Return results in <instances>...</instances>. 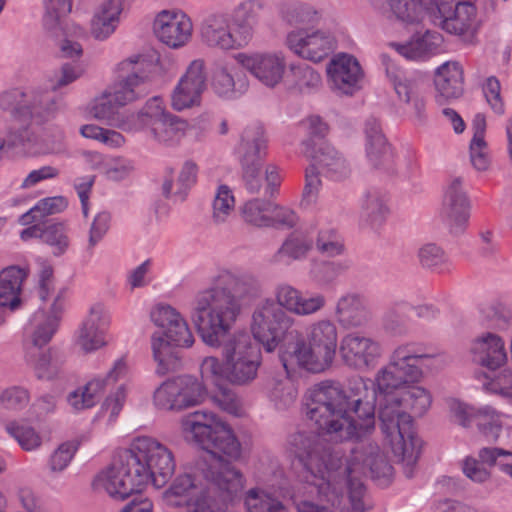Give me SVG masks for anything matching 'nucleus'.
<instances>
[{
  "label": "nucleus",
  "mask_w": 512,
  "mask_h": 512,
  "mask_svg": "<svg viewBox=\"0 0 512 512\" xmlns=\"http://www.w3.org/2000/svg\"><path fill=\"white\" fill-rule=\"evenodd\" d=\"M430 18L447 33L463 37L471 43L477 30L476 7L468 1L434 0L431 4Z\"/></svg>",
  "instance_id": "4468645a"
},
{
  "label": "nucleus",
  "mask_w": 512,
  "mask_h": 512,
  "mask_svg": "<svg viewBox=\"0 0 512 512\" xmlns=\"http://www.w3.org/2000/svg\"><path fill=\"white\" fill-rule=\"evenodd\" d=\"M248 86L243 66L222 65L214 71L212 87L219 96L238 97L248 89Z\"/></svg>",
  "instance_id": "c9c22d12"
},
{
  "label": "nucleus",
  "mask_w": 512,
  "mask_h": 512,
  "mask_svg": "<svg viewBox=\"0 0 512 512\" xmlns=\"http://www.w3.org/2000/svg\"><path fill=\"white\" fill-rule=\"evenodd\" d=\"M42 240L54 248L55 255L63 254L69 244L62 223L44 225Z\"/></svg>",
  "instance_id": "69168bd1"
},
{
  "label": "nucleus",
  "mask_w": 512,
  "mask_h": 512,
  "mask_svg": "<svg viewBox=\"0 0 512 512\" xmlns=\"http://www.w3.org/2000/svg\"><path fill=\"white\" fill-rule=\"evenodd\" d=\"M470 162L477 171H487L491 164L485 139L472 138L469 146Z\"/></svg>",
  "instance_id": "774afa93"
},
{
  "label": "nucleus",
  "mask_w": 512,
  "mask_h": 512,
  "mask_svg": "<svg viewBox=\"0 0 512 512\" xmlns=\"http://www.w3.org/2000/svg\"><path fill=\"white\" fill-rule=\"evenodd\" d=\"M337 342L336 325L330 320L322 319L310 325L306 339L298 330L296 340L285 346L279 358L288 374L295 371L296 367L319 373L332 364Z\"/></svg>",
  "instance_id": "6e6552de"
},
{
  "label": "nucleus",
  "mask_w": 512,
  "mask_h": 512,
  "mask_svg": "<svg viewBox=\"0 0 512 512\" xmlns=\"http://www.w3.org/2000/svg\"><path fill=\"white\" fill-rule=\"evenodd\" d=\"M222 358L225 361L226 379L236 385L251 383L262 362L260 348L246 332H235L221 337Z\"/></svg>",
  "instance_id": "f8f14e48"
},
{
  "label": "nucleus",
  "mask_w": 512,
  "mask_h": 512,
  "mask_svg": "<svg viewBox=\"0 0 512 512\" xmlns=\"http://www.w3.org/2000/svg\"><path fill=\"white\" fill-rule=\"evenodd\" d=\"M230 17L224 13L209 15L202 24L201 35L203 41L210 47L223 50L242 47L238 42L239 36L230 31Z\"/></svg>",
  "instance_id": "cd10ccee"
},
{
  "label": "nucleus",
  "mask_w": 512,
  "mask_h": 512,
  "mask_svg": "<svg viewBox=\"0 0 512 512\" xmlns=\"http://www.w3.org/2000/svg\"><path fill=\"white\" fill-rule=\"evenodd\" d=\"M366 155L371 165L388 173L395 172L394 157L378 119L369 117L364 124Z\"/></svg>",
  "instance_id": "393cba45"
},
{
  "label": "nucleus",
  "mask_w": 512,
  "mask_h": 512,
  "mask_svg": "<svg viewBox=\"0 0 512 512\" xmlns=\"http://www.w3.org/2000/svg\"><path fill=\"white\" fill-rule=\"evenodd\" d=\"M281 14L283 19L291 25H300L311 23L316 12L307 4L287 2L282 4Z\"/></svg>",
  "instance_id": "bf43d9fd"
},
{
  "label": "nucleus",
  "mask_w": 512,
  "mask_h": 512,
  "mask_svg": "<svg viewBox=\"0 0 512 512\" xmlns=\"http://www.w3.org/2000/svg\"><path fill=\"white\" fill-rule=\"evenodd\" d=\"M122 9V0H104L91 19V35L101 41L110 37L119 23Z\"/></svg>",
  "instance_id": "4c0bfd02"
},
{
  "label": "nucleus",
  "mask_w": 512,
  "mask_h": 512,
  "mask_svg": "<svg viewBox=\"0 0 512 512\" xmlns=\"http://www.w3.org/2000/svg\"><path fill=\"white\" fill-rule=\"evenodd\" d=\"M108 325L109 317L104 309L99 305L92 307L79 329L78 344L85 352L99 349L105 344L103 334Z\"/></svg>",
  "instance_id": "473e14b6"
},
{
  "label": "nucleus",
  "mask_w": 512,
  "mask_h": 512,
  "mask_svg": "<svg viewBox=\"0 0 512 512\" xmlns=\"http://www.w3.org/2000/svg\"><path fill=\"white\" fill-rule=\"evenodd\" d=\"M286 43L295 54L313 62L326 58L334 45L332 37L325 32L315 31L308 34L303 30L290 32Z\"/></svg>",
  "instance_id": "5701e85b"
},
{
  "label": "nucleus",
  "mask_w": 512,
  "mask_h": 512,
  "mask_svg": "<svg viewBox=\"0 0 512 512\" xmlns=\"http://www.w3.org/2000/svg\"><path fill=\"white\" fill-rule=\"evenodd\" d=\"M33 323L35 325L32 333V342L36 347L46 345L55 334L58 328L57 317H46V314L39 311L33 316Z\"/></svg>",
  "instance_id": "4d7b16f0"
},
{
  "label": "nucleus",
  "mask_w": 512,
  "mask_h": 512,
  "mask_svg": "<svg viewBox=\"0 0 512 512\" xmlns=\"http://www.w3.org/2000/svg\"><path fill=\"white\" fill-rule=\"evenodd\" d=\"M343 361L350 367L364 369L372 366L381 355L380 344L371 337L349 333L340 342Z\"/></svg>",
  "instance_id": "412c9836"
},
{
  "label": "nucleus",
  "mask_w": 512,
  "mask_h": 512,
  "mask_svg": "<svg viewBox=\"0 0 512 512\" xmlns=\"http://www.w3.org/2000/svg\"><path fill=\"white\" fill-rule=\"evenodd\" d=\"M63 106L62 98L54 91L34 89L27 94L23 119H31L32 127L40 126L54 119Z\"/></svg>",
  "instance_id": "a878e982"
},
{
  "label": "nucleus",
  "mask_w": 512,
  "mask_h": 512,
  "mask_svg": "<svg viewBox=\"0 0 512 512\" xmlns=\"http://www.w3.org/2000/svg\"><path fill=\"white\" fill-rule=\"evenodd\" d=\"M364 435L353 438L355 445L351 448V459L364 472L368 468L371 477L376 480H388L393 474V467L388 462L378 444Z\"/></svg>",
  "instance_id": "6ab92c4d"
},
{
  "label": "nucleus",
  "mask_w": 512,
  "mask_h": 512,
  "mask_svg": "<svg viewBox=\"0 0 512 512\" xmlns=\"http://www.w3.org/2000/svg\"><path fill=\"white\" fill-rule=\"evenodd\" d=\"M317 250L328 257L338 256L344 251V244L340 236L333 229L319 231L316 239Z\"/></svg>",
  "instance_id": "e2e57ef3"
},
{
  "label": "nucleus",
  "mask_w": 512,
  "mask_h": 512,
  "mask_svg": "<svg viewBox=\"0 0 512 512\" xmlns=\"http://www.w3.org/2000/svg\"><path fill=\"white\" fill-rule=\"evenodd\" d=\"M404 409L411 415L421 417L431 406L432 396L421 386H411L398 395Z\"/></svg>",
  "instance_id": "8fccbe9b"
},
{
  "label": "nucleus",
  "mask_w": 512,
  "mask_h": 512,
  "mask_svg": "<svg viewBox=\"0 0 512 512\" xmlns=\"http://www.w3.org/2000/svg\"><path fill=\"white\" fill-rule=\"evenodd\" d=\"M265 8L263 0H246L235 8L232 21L239 36L238 42L243 46L252 38L254 27Z\"/></svg>",
  "instance_id": "e433bc0d"
},
{
  "label": "nucleus",
  "mask_w": 512,
  "mask_h": 512,
  "mask_svg": "<svg viewBox=\"0 0 512 512\" xmlns=\"http://www.w3.org/2000/svg\"><path fill=\"white\" fill-rule=\"evenodd\" d=\"M181 430L185 437H191L213 460L199 464V469L207 486L220 499L231 505L244 489L242 472L222 456L237 460L241 456V444L231 428L220 422L213 414L196 411L184 416Z\"/></svg>",
  "instance_id": "7ed1b4c3"
},
{
  "label": "nucleus",
  "mask_w": 512,
  "mask_h": 512,
  "mask_svg": "<svg viewBox=\"0 0 512 512\" xmlns=\"http://www.w3.org/2000/svg\"><path fill=\"white\" fill-rule=\"evenodd\" d=\"M375 391L363 379L354 381L351 394L336 381L325 380L309 389L306 416L335 441L370 435L375 429Z\"/></svg>",
  "instance_id": "f257e3e1"
},
{
  "label": "nucleus",
  "mask_w": 512,
  "mask_h": 512,
  "mask_svg": "<svg viewBox=\"0 0 512 512\" xmlns=\"http://www.w3.org/2000/svg\"><path fill=\"white\" fill-rule=\"evenodd\" d=\"M327 73L334 90L346 95H352L361 78V68L356 58L350 55H339L333 59Z\"/></svg>",
  "instance_id": "c85d7f7f"
},
{
  "label": "nucleus",
  "mask_w": 512,
  "mask_h": 512,
  "mask_svg": "<svg viewBox=\"0 0 512 512\" xmlns=\"http://www.w3.org/2000/svg\"><path fill=\"white\" fill-rule=\"evenodd\" d=\"M27 94L28 92L18 88L3 91L0 94V108L9 111L15 117L23 119Z\"/></svg>",
  "instance_id": "052dcab7"
},
{
  "label": "nucleus",
  "mask_w": 512,
  "mask_h": 512,
  "mask_svg": "<svg viewBox=\"0 0 512 512\" xmlns=\"http://www.w3.org/2000/svg\"><path fill=\"white\" fill-rule=\"evenodd\" d=\"M287 450L294 457L298 477L319 491L329 488L332 481L343 480L350 502L356 511H364L362 497L365 487L359 475L363 471L350 458L344 459L339 450L332 449L313 431H297L288 436Z\"/></svg>",
  "instance_id": "20e7f679"
},
{
  "label": "nucleus",
  "mask_w": 512,
  "mask_h": 512,
  "mask_svg": "<svg viewBox=\"0 0 512 512\" xmlns=\"http://www.w3.org/2000/svg\"><path fill=\"white\" fill-rule=\"evenodd\" d=\"M473 361L495 370L507 361L505 342L498 334L488 331L478 336L471 345Z\"/></svg>",
  "instance_id": "bb28decb"
},
{
  "label": "nucleus",
  "mask_w": 512,
  "mask_h": 512,
  "mask_svg": "<svg viewBox=\"0 0 512 512\" xmlns=\"http://www.w3.org/2000/svg\"><path fill=\"white\" fill-rule=\"evenodd\" d=\"M240 62L243 68L268 87H275L284 76L286 62L281 53L244 55Z\"/></svg>",
  "instance_id": "b1692460"
},
{
  "label": "nucleus",
  "mask_w": 512,
  "mask_h": 512,
  "mask_svg": "<svg viewBox=\"0 0 512 512\" xmlns=\"http://www.w3.org/2000/svg\"><path fill=\"white\" fill-rule=\"evenodd\" d=\"M173 452L158 440L141 436L98 477L99 484L116 500L141 492L148 484L163 487L175 471Z\"/></svg>",
  "instance_id": "39448f33"
},
{
  "label": "nucleus",
  "mask_w": 512,
  "mask_h": 512,
  "mask_svg": "<svg viewBox=\"0 0 512 512\" xmlns=\"http://www.w3.org/2000/svg\"><path fill=\"white\" fill-rule=\"evenodd\" d=\"M179 81H186L184 87L201 96L206 86L204 62L202 60L192 61Z\"/></svg>",
  "instance_id": "680f3d73"
},
{
  "label": "nucleus",
  "mask_w": 512,
  "mask_h": 512,
  "mask_svg": "<svg viewBox=\"0 0 512 512\" xmlns=\"http://www.w3.org/2000/svg\"><path fill=\"white\" fill-rule=\"evenodd\" d=\"M480 323L493 331H506L512 326V310L500 302L485 305L480 310Z\"/></svg>",
  "instance_id": "a18cd8bd"
},
{
  "label": "nucleus",
  "mask_w": 512,
  "mask_h": 512,
  "mask_svg": "<svg viewBox=\"0 0 512 512\" xmlns=\"http://www.w3.org/2000/svg\"><path fill=\"white\" fill-rule=\"evenodd\" d=\"M229 506L207 486L206 489L196 492L186 509L187 512H226Z\"/></svg>",
  "instance_id": "603ef678"
},
{
  "label": "nucleus",
  "mask_w": 512,
  "mask_h": 512,
  "mask_svg": "<svg viewBox=\"0 0 512 512\" xmlns=\"http://www.w3.org/2000/svg\"><path fill=\"white\" fill-rule=\"evenodd\" d=\"M310 138L302 142V153L311 159V165L306 169V184L303 190L302 202L310 205L317 199L322 185L320 175L333 181H341L351 174V167L346 158L328 142L319 143Z\"/></svg>",
  "instance_id": "9d476101"
},
{
  "label": "nucleus",
  "mask_w": 512,
  "mask_h": 512,
  "mask_svg": "<svg viewBox=\"0 0 512 512\" xmlns=\"http://www.w3.org/2000/svg\"><path fill=\"white\" fill-rule=\"evenodd\" d=\"M7 431L26 451H32L41 445V437L31 426L12 423L7 426Z\"/></svg>",
  "instance_id": "0e129e2a"
},
{
  "label": "nucleus",
  "mask_w": 512,
  "mask_h": 512,
  "mask_svg": "<svg viewBox=\"0 0 512 512\" xmlns=\"http://www.w3.org/2000/svg\"><path fill=\"white\" fill-rule=\"evenodd\" d=\"M267 149V138L263 127L260 124H251L241 133L236 152L241 166L262 165Z\"/></svg>",
  "instance_id": "c756f323"
},
{
  "label": "nucleus",
  "mask_w": 512,
  "mask_h": 512,
  "mask_svg": "<svg viewBox=\"0 0 512 512\" xmlns=\"http://www.w3.org/2000/svg\"><path fill=\"white\" fill-rule=\"evenodd\" d=\"M438 36L427 31L424 35L412 39L406 44L391 43L397 53L408 60L424 58L437 47Z\"/></svg>",
  "instance_id": "de8ad7c7"
},
{
  "label": "nucleus",
  "mask_w": 512,
  "mask_h": 512,
  "mask_svg": "<svg viewBox=\"0 0 512 512\" xmlns=\"http://www.w3.org/2000/svg\"><path fill=\"white\" fill-rule=\"evenodd\" d=\"M472 424L477 426L480 433L489 442L496 441L502 429L499 414L490 406L475 410Z\"/></svg>",
  "instance_id": "3c124183"
},
{
  "label": "nucleus",
  "mask_w": 512,
  "mask_h": 512,
  "mask_svg": "<svg viewBox=\"0 0 512 512\" xmlns=\"http://www.w3.org/2000/svg\"><path fill=\"white\" fill-rule=\"evenodd\" d=\"M422 267L433 272L444 273L450 271L451 263L443 249L434 243L423 245L418 252Z\"/></svg>",
  "instance_id": "5fc2aeb1"
},
{
  "label": "nucleus",
  "mask_w": 512,
  "mask_h": 512,
  "mask_svg": "<svg viewBox=\"0 0 512 512\" xmlns=\"http://www.w3.org/2000/svg\"><path fill=\"white\" fill-rule=\"evenodd\" d=\"M25 272L16 266H10L0 272V307L15 310L20 305V292Z\"/></svg>",
  "instance_id": "ea45409f"
},
{
  "label": "nucleus",
  "mask_w": 512,
  "mask_h": 512,
  "mask_svg": "<svg viewBox=\"0 0 512 512\" xmlns=\"http://www.w3.org/2000/svg\"><path fill=\"white\" fill-rule=\"evenodd\" d=\"M247 512H283V504L259 488L247 491L244 500Z\"/></svg>",
  "instance_id": "864d4df0"
},
{
  "label": "nucleus",
  "mask_w": 512,
  "mask_h": 512,
  "mask_svg": "<svg viewBox=\"0 0 512 512\" xmlns=\"http://www.w3.org/2000/svg\"><path fill=\"white\" fill-rule=\"evenodd\" d=\"M432 357L418 343H406L398 346L392 353L386 367L376 376V392L379 395L395 394L397 390L410 382H416L422 375L423 362Z\"/></svg>",
  "instance_id": "9b49d317"
},
{
  "label": "nucleus",
  "mask_w": 512,
  "mask_h": 512,
  "mask_svg": "<svg viewBox=\"0 0 512 512\" xmlns=\"http://www.w3.org/2000/svg\"><path fill=\"white\" fill-rule=\"evenodd\" d=\"M274 202L254 198L243 204L240 213L243 221L255 227H269L271 223L270 214L273 212Z\"/></svg>",
  "instance_id": "49530a36"
},
{
  "label": "nucleus",
  "mask_w": 512,
  "mask_h": 512,
  "mask_svg": "<svg viewBox=\"0 0 512 512\" xmlns=\"http://www.w3.org/2000/svg\"><path fill=\"white\" fill-rule=\"evenodd\" d=\"M126 371V362L123 358L118 359L105 377L94 378L82 388L70 392L67 396L69 405L76 411L95 406L102 398L105 388L114 384Z\"/></svg>",
  "instance_id": "a211bd4d"
},
{
  "label": "nucleus",
  "mask_w": 512,
  "mask_h": 512,
  "mask_svg": "<svg viewBox=\"0 0 512 512\" xmlns=\"http://www.w3.org/2000/svg\"><path fill=\"white\" fill-rule=\"evenodd\" d=\"M388 213L386 200L379 191L369 190L364 193L360 210L362 223L377 228L385 221Z\"/></svg>",
  "instance_id": "79ce46f5"
},
{
  "label": "nucleus",
  "mask_w": 512,
  "mask_h": 512,
  "mask_svg": "<svg viewBox=\"0 0 512 512\" xmlns=\"http://www.w3.org/2000/svg\"><path fill=\"white\" fill-rule=\"evenodd\" d=\"M395 17L407 24L419 23L425 13L430 15L431 7L426 8L423 0H387Z\"/></svg>",
  "instance_id": "09e8293b"
},
{
  "label": "nucleus",
  "mask_w": 512,
  "mask_h": 512,
  "mask_svg": "<svg viewBox=\"0 0 512 512\" xmlns=\"http://www.w3.org/2000/svg\"><path fill=\"white\" fill-rule=\"evenodd\" d=\"M121 106L113 100V96L106 90L101 96L94 99L90 113L93 117L106 121L123 131L134 132L136 122L139 117L138 113L121 114L119 109Z\"/></svg>",
  "instance_id": "2f4dec72"
},
{
  "label": "nucleus",
  "mask_w": 512,
  "mask_h": 512,
  "mask_svg": "<svg viewBox=\"0 0 512 512\" xmlns=\"http://www.w3.org/2000/svg\"><path fill=\"white\" fill-rule=\"evenodd\" d=\"M135 56L120 62L117 66V80L107 90L113 100L121 107L148 94L147 75L144 74V62Z\"/></svg>",
  "instance_id": "f3484780"
},
{
  "label": "nucleus",
  "mask_w": 512,
  "mask_h": 512,
  "mask_svg": "<svg viewBox=\"0 0 512 512\" xmlns=\"http://www.w3.org/2000/svg\"><path fill=\"white\" fill-rule=\"evenodd\" d=\"M156 37L171 48L185 45L192 34L191 20L181 12L161 11L154 21Z\"/></svg>",
  "instance_id": "4be33fe9"
},
{
  "label": "nucleus",
  "mask_w": 512,
  "mask_h": 512,
  "mask_svg": "<svg viewBox=\"0 0 512 512\" xmlns=\"http://www.w3.org/2000/svg\"><path fill=\"white\" fill-rule=\"evenodd\" d=\"M198 166L191 160L184 162L174 185L172 171L165 177L162 183V194L166 198L174 197L184 201L188 190L196 183Z\"/></svg>",
  "instance_id": "a19ab883"
},
{
  "label": "nucleus",
  "mask_w": 512,
  "mask_h": 512,
  "mask_svg": "<svg viewBox=\"0 0 512 512\" xmlns=\"http://www.w3.org/2000/svg\"><path fill=\"white\" fill-rule=\"evenodd\" d=\"M235 199L227 185L219 186L212 204V221L215 225L227 222L234 211Z\"/></svg>",
  "instance_id": "6e6d98bb"
},
{
  "label": "nucleus",
  "mask_w": 512,
  "mask_h": 512,
  "mask_svg": "<svg viewBox=\"0 0 512 512\" xmlns=\"http://www.w3.org/2000/svg\"><path fill=\"white\" fill-rule=\"evenodd\" d=\"M313 247V239L303 233H291L279 249L273 254L271 262L274 264H290L306 258Z\"/></svg>",
  "instance_id": "58836bf2"
},
{
  "label": "nucleus",
  "mask_w": 512,
  "mask_h": 512,
  "mask_svg": "<svg viewBox=\"0 0 512 512\" xmlns=\"http://www.w3.org/2000/svg\"><path fill=\"white\" fill-rule=\"evenodd\" d=\"M275 301L266 299L253 311L251 332L266 352H273L284 343L296 340L297 320L292 316L308 317L317 314L326 306V297L321 293L302 292L296 287L281 283L275 287Z\"/></svg>",
  "instance_id": "423d86ee"
},
{
  "label": "nucleus",
  "mask_w": 512,
  "mask_h": 512,
  "mask_svg": "<svg viewBox=\"0 0 512 512\" xmlns=\"http://www.w3.org/2000/svg\"><path fill=\"white\" fill-rule=\"evenodd\" d=\"M470 199L461 176H451L445 186L440 216L450 233H464L470 218Z\"/></svg>",
  "instance_id": "dca6fc26"
},
{
  "label": "nucleus",
  "mask_w": 512,
  "mask_h": 512,
  "mask_svg": "<svg viewBox=\"0 0 512 512\" xmlns=\"http://www.w3.org/2000/svg\"><path fill=\"white\" fill-rule=\"evenodd\" d=\"M298 390L289 380L275 381L270 391V399L278 410H286L296 402Z\"/></svg>",
  "instance_id": "13d9d810"
},
{
  "label": "nucleus",
  "mask_w": 512,
  "mask_h": 512,
  "mask_svg": "<svg viewBox=\"0 0 512 512\" xmlns=\"http://www.w3.org/2000/svg\"><path fill=\"white\" fill-rule=\"evenodd\" d=\"M150 317L156 326L164 329L163 335H152L151 346L157 362L156 372L165 375L180 366V361L171 347H190L194 338L185 319L169 305H158L152 310Z\"/></svg>",
  "instance_id": "1a4fd4ad"
},
{
  "label": "nucleus",
  "mask_w": 512,
  "mask_h": 512,
  "mask_svg": "<svg viewBox=\"0 0 512 512\" xmlns=\"http://www.w3.org/2000/svg\"><path fill=\"white\" fill-rule=\"evenodd\" d=\"M62 362L50 352L41 354L34 364L35 375L40 380H52L59 376Z\"/></svg>",
  "instance_id": "338daca9"
},
{
  "label": "nucleus",
  "mask_w": 512,
  "mask_h": 512,
  "mask_svg": "<svg viewBox=\"0 0 512 512\" xmlns=\"http://www.w3.org/2000/svg\"><path fill=\"white\" fill-rule=\"evenodd\" d=\"M335 315L344 328L362 327L371 319L365 299L357 293L341 296L336 304Z\"/></svg>",
  "instance_id": "72a5a7b5"
},
{
  "label": "nucleus",
  "mask_w": 512,
  "mask_h": 512,
  "mask_svg": "<svg viewBox=\"0 0 512 512\" xmlns=\"http://www.w3.org/2000/svg\"><path fill=\"white\" fill-rule=\"evenodd\" d=\"M380 57L399 99L405 103H412L416 118L422 122L425 118V102L421 95L420 80L406 77L389 55L383 53Z\"/></svg>",
  "instance_id": "aec40b11"
},
{
  "label": "nucleus",
  "mask_w": 512,
  "mask_h": 512,
  "mask_svg": "<svg viewBox=\"0 0 512 512\" xmlns=\"http://www.w3.org/2000/svg\"><path fill=\"white\" fill-rule=\"evenodd\" d=\"M197 492L195 480L189 473L178 475L163 493V500L170 507H187Z\"/></svg>",
  "instance_id": "37998d69"
},
{
  "label": "nucleus",
  "mask_w": 512,
  "mask_h": 512,
  "mask_svg": "<svg viewBox=\"0 0 512 512\" xmlns=\"http://www.w3.org/2000/svg\"><path fill=\"white\" fill-rule=\"evenodd\" d=\"M205 387L192 376H180L163 382L154 392L155 406L165 411H182L201 404Z\"/></svg>",
  "instance_id": "2eb2a0df"
},
{
  "label": "nucleus",
  "mask_w": 512,
  "mask_h": 512,
  "mask_svg": "<svg viewBox=\"0 0 512 512\" xmlns=\"http://www.w3.org/2000/svg\"><path fill=\"white\" fill-rule=\"evenodd\" d=\"M262 294L259 279L250 272L223 269L212 279L211 286L200 291L194 300L191 319L203 342L218 346L241 313L243 303Z\"/></svg>",
  "instance_id": "f03ea898"
},
{
  "label": "nucleus",
  "mask_w": 512,
  "mask_h": 512,
  "mask_svg": "<svg viewBox=\"0 0 512 512\" xmlns=\"http://www.w3.org/2000/svg\"><path fill=\"white\" fill-rule=\"evenodd\" d=\"M138 116L141 117L136 122L135 131L148 128L152 137L165 145L179 143L188 128L185 120L165 112L158 97L148 100Z\"/></svg>",
  "instance_id": "ddd939ff"
},
{
  "label": "nucleus",
  "mask_w": 512,
  "mask_h": 512,
  "mask_svg": "<svg viewBox=\"0 0 512 512\" xmlns=\"http://www.w3.org/2000/svg\"><path fill=\"white\" fill-rule=\"evenodd\" d=\"M434 84L437 91L435 99L439 105L462 96L464 78L461 65L457 62L442 64L435 73Z\"/></svg>",
  "instance_id": "7c9ffc66"
},
{
  "label": "nucleus",
  "mask_w": 512,
  "mask_h": 512,
  "mask_svg": "<svg viewBox=\"0 0 512 512\" xmlns=\"http://www.w3.org/2000/svg\"><path fill=\"white\" fill-rule=\"evenodd\" d=\"M286 83L289 89L309 93L321 85V76L305 63L291 64L286 75Z\"/></svg>",
  "instance_id": "c03bdc74"
},
{
  "label": "nucleus",
  "mask_w": 512,
  "mask_h": 512,
  "mask_svg": "<svg viewBox=\"0 0 512 512\" xmlns=\"http://www.w3.org/2000/svg\"><path fill=\"white\" fill-rule=\"evenodd\" d=\"M410 300L406 297L394 298L382 315V328L391 336H407L413 325L410 314Z\"/></svg>",
  "instance_id": "f704fd0d"
},
{
  "label": "nucleus",
  "mask_w": 512,
  "mask_h": 512,
  "mask_svg": "<svg viewBox=\"0 0 512 512\" xmlns=\"http://www.w3.org/2000/svg\"><path fill=\"white\" fill-rule=\"evenodd\" d=\"M370 390L376 391L374 387ZM376 401L381 431L389 439L405 477L410 479L415 474L422 448V442L414 431L412 415L404 409L398 394L379 395L375 392L374 404Z\"/></svg>",
  "instance_id": "0eeeda50"
}]
</instances>
